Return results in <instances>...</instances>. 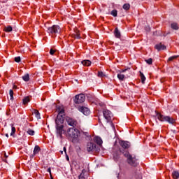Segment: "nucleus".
Here are the masks:
<instances>
[{
    "instance_id": "f257e3e1",
    "label": "nucleus",
    "mask_w": 179,
    "mask_h": 179,
    "mask_svg": "<svg viewBox=\"0 0 179 179\" xmlns=\"http://www.w3.org/2000/svg\"><path fill=\"white\" fill-rule=\"evenodd\" d=\"M57 111L58 115L55 120V129L56 135L60 139H62V135H66V130H65V127L64 126V121H65V110L61 106H57Z\"/></svg>"
},
{
    "instance_id": "f03ea898",
    "label": "nucleus",
    "mask_w": 179,
    "mask_h": 179,
    "mask_svg": "<svg viewBox=\"0 0 179 179\" xmlns=\"http://www.w3.org/2000/svg\"><path fill=\"white\" fill-rule=\"evenodd\" d=\"M122 153L124 157H126L129 166H131V167H138L139 162H138V159H136L135 155H131L129 151H124Z\"/></svg>"
},
{
    "instance_id": "7ed1b4c3",
    "label": "nucleus",
    "mask_w": 179,
    "mask_h": 179,
    "mask_svg": "<svg viewBox=\"0 0 179 179\" xmlns=\"http://www.w3.org/2000/svg\"><path fill=\"white\" fill-rule=\"evenodd\" d=\"M66 136L68 138H71L73 141H75L76 139H78L79 136H80V131L75 127L69 128L66 131Z\"/></svg>"
},
{
    "instance_id": "20e7f679",
    "label": "nucleus",
    "mask_w": 179,
    "mask_h": 179,
    "mask_svg": "<svg viewBox=\"0 0 179 179\" xmlns=\"http://www.w3.org/2000/svg\"><path fill=\"white\" fill-rule=\"evenodd\" d=\"M156 115L161 122H168V124H176V119L170 116H166L159 112H156Z\"/></svg>"
},
{
    "instance_id": "39448f33",
    "label": "nucleus",
    "mask_w": 179,
    "mask_h": 179,
    "mask_svg": "<svg viewBox=\"0 0 179 179\" xmlns=\"http://www.w3.org/2000/svg\"><path fill=\"white\" fill-rule=\"evenodd\" d=\"M48 33L49 36L55 38V37H57V34H59V33H61V27L58 25H53L48 29Z\"/></svg>"
},
{
    "instance_id": "423d86ee",
    "label": "nucleus",
    "mask_w": 179,
    "mask_h": 179,
    "mask_svg": "<svg viewBox=\"0 0 179 179\" xmlns=\"http://www.w3.org/2000/svg\"><path fill=\"white\" fill-rule=\"evenodd\" d=\"M87 152H99L100 148L99 146L96 145V144L93 142H88L87 144Z\"/></svg>"
},
{
    "instance_id": "0eeeda50",
    "label": "nucleus",
    "mask_w": 179,
    "mask_h": 179,
    "mask_svg": "<svg viewBox=\"0 0 179 179\" xmlns=\"http://www.w3.org/2000/svg\"><path fill=\"white\" fill-rule=\"evenodd\" d=\"M85 100H86V96L85 94H80L76 96L74 99V103H76V104H80L83 103Z\"/></svg>"
},
{
    "instance_id": "6e6552de",
    "label": "nucleus",
    "mask_w": 179,
    "mask_h": 179,
    "mask_svg": "<svg viewBox=\"0 0 179 179\" xmlns=\"http://www.w3.org/2000/svg\"><path fill=\"white\" fill-rule=\"evenodd\" d=\"M66 121L68 124V125H70V127H73V128H75V127H78V121L76 120L67 117H66Z\"/></svg>"
},
{
    "instance_id": "1a4fd4ad",
    "label": "nucleus",
    "mask_w": 179,
    "mask_h": 179,
    "mask_svg": "<svg viewBox=\"0 0 179 179\" xmlns=\"http://www.w3.org/2000/svg\"><path fill=\"white\" fill-rule=\"evenodd\" d=\"M103 117L106 120L107 122H111V111L105 110L103 111Z\"/></svg>"
},
{
    "instance_id": "9d476101",
    "label": "nucleus",
    "mask_w": 179,
    "mask_h": 179,
    "mask_svg": "<svg viewBox=\"0 0 179 179\" xmlns=\"http://www.w3.org/2000/svg\"><path fill=\"white\" fill-rule=\"evenodd\" d=\"M78 110H79V111L83 113V114H84V115H89V114H90V110L87 107L81 106L78 108Z\"/></svg>"
},
{
    "instance_id": "9b49d317",
    "label": "nucleus",
    "mask_w": 179,
    "mask_h": 179,
    "mask_svg": "<svg viewBox=\"0 0 179 179\" xmlns=\"http://www.w3.org/2000/svg\"><path fill=\"white\" fill-rule=\"evenodd\" d=\"M120 145L123 148V149H129L131 146V143L125 141H120Z\"/></svg>"
},
{
    "instance_id": "f8f14e48",
    "label": "nucleus",
    "mask_w": 179,
    "mask_h": 179,
    "mask_svg": "<svg viewBox=\"0 0 179 179\" xmlns=\"http://www.w3.org/2000/svg\"><path fill=\"white\" fill-rule=\"evenodd\" d=\"M93 141L94 142H95V143H97V145H99V146L101 145L103 143V140H101V138L99 136L94 137Z\"/></svg>"
},
{
    "instance_id": "ddd939ff",
    "label": "nucleus",
    "mask_w": 179,
    "mask_h": 179,
    "mask_svg": "<svg viewBox=\"0 0 179 179\" xmlns=\"http://www.w3.org/2000/svg\"><path fill=\"white\" fill-rule=\"evenodd\" d=\"M41 150V148H40V146L38 145H35L34 149V153H33V157H34V156L36 155H38V152Z\"/></svg>"
},
{
    "instance_id": "4468645a",
    "label": "nucleus",
    "mask_w": 179,
    "mask_h": 179,
    "mask_svg": "<svg viewBox=\"0 0 179 179\" xmlns=\"http://www.w3.org/2000/svg\"><path fill=\"white\" fill-rule=\"evenodd\" d=\"M155 48L158 51H160L162 50H166V46L164 45H162V43L157 44L155 46Z\"/></svg>"
},
{
    "instance_id": "2eb2a0df",
    "label": "nucleus",
    "mask_w": 179,
    "mask_h": 179,
    "mask_svg": "<svg viewBox=\"0 0 179 179\" xmlns=\"http://www.w3.org/2000/svg\"><path fill=\"white\" fill-rule=\"evenodd\" d=\"M71 37H73V38H80V34L79 33V30L76 29L75 34H73L71 35Z\"/></svg>"
},
{
    "instance_id": "dca6fc26",
    "label": "nucleus",
    "mask_w": 179,
    "mask_h": 179,
    "mask_svg": "<svg viewBox=\"0 0 179 179\" xmlns=\"http://www.w3.org/2000/svg\"><path fill=\"white\" fill-rule=\"evenodd\" d=\"M121 156V150L120 151H117V152H115V154H113V159L115 162H117L118 159H120Z\"/></svg>"
},
{
    "instance_id": "f3484780",
    "label": "nucleus",
    "mask_w": 179,
    "mask_h": 179,
    "mask_svg": "<svg viewBox=\"0 0 179 179\" xmlns=\"http://www.w3.org/2000/svg\"><path fill=\"white\" fill-rule=\"evenodd\" d=\"M81 64L84 66H90V65H92V62L90 60H83L81 62Z\"/></svg>"
},
{
    "instance_id": "a211bd4d",
    "label": "nucleus",
    "mask_w": 179,
    "mask_h": 179,
    "mask_svg": "<svg viewBox=\"0 0 179 179\" xmlns=\"http://www.w3.org/2000/svg\"><path fill=\"white\" fill-rule=\"evenodd\" d=\"M115 36L117 38H120V37H121V33L120 32V31H118V28H115Z\"/></svg>"
},
{
    "instance_id": "6ab92c4d",
    "label": "nucleus",
    "mask_w": 179,
    "mask_h": 179,
    "mask_svg": "<svg viewBox=\"0 0 179 179\" xmlns=\"http://www.w3.org/2000/svg\"><path fill=\"white\" fill-rule=\"evenodd\" d=\"M172 177L173 179H178L179 178V173L177 171H174L172 173Z\"/></svg>"
},
{
    "instance_id": "aec40b11",
    "label": "nucleus",
    "mask_w": 179,
    "mask_h": 179,
    "mask_svg": "<svg viewBox=\"0 0 179 179\" xmlns=\"http://www.w3.org/2000/svg\"><path fill=\"white\" fill-rule=\"evenodd\" d=\"M140 78L141 79L142 83H145V80H146V77H145V75H143V73L140 71Z\"/></svg>"
},
{
    "instance_id": "412c9836",
    "label": "nucleus",
    "mask_w": 179,
    "mask_h": 179,
    "mask_svg": "<svg viewBox=\"0 0 179 179\" xmlns=\"http://www.w3.org/2000/svg\"><path fill=\"white\" fill-rule=\"evenodd\" d=\"M13 29L11 26H8V27H4V31H6V33H9L10 31H12Z\"/></svg>"
},
{
    "instance_id": "4be33fe9",
    "label": "nucleus",
    "mask_w": 179,
    "mask_h": 179,
    "mask_svg": "<svg viewBox=\"0 0 179 179\" xmlns=\"http://www.w3.org/2000/svg\"><path fill=\"white\" fill-rule=\"evenodd\" d=\"M22 79L24 80V82H29V80H30V77L29 74H25L24 76H22Z\"/></svg>"
},
{
    "instance_id": "5701e85b",
    "label": "nucleus",
    "mask_w": 179,
    "mask_h": 179,
    "mask_svg": "<svg viewBox=\"0 0 179 179\" xmlns=\"http://www.w3.org/2000/svg\"><path fill=\"white\" fill-rule=\"evenodd\" d=\"M117 78L119 80H124L125 79V76L124 74L119 73L117 74Z\"/></svg>"
},
{
    "instance_id": "b1692460",
    "label": "nucleus",
    "mask_w": 179,
    "mask_h": 179,
    "mask_svg": "<svg viewBox=\"0 0 179 179\" xmlns=\"http://www.w3.org/2000/svg\"><path fill=\"white\" fill-rule=\"evenodd\" d=\"M130 8L131 5H129V3H125L123 5V9H124V10H129Z\"/></svg>"
},
{
    "instance_id": "393cba45",
    "label": "nucleus",
    "mask_w": 179,
    "mask_h": 179,
    "mask_svg": "<svg viewBox=\"0 0 179 179\" xmlns=\"http://www.w3.org/2000/svg\"><path fill=\"white\" fill-rule=\"evenodd\" d=\"M171 26L173 30H178V24L177 23H172Z\"/></svg>"
},
{
    "instance_id": "a878e982",
    "label": "nucleus",
    "mask_w": 179,
    "mask_h": 179,
    "mask_svg": "<svg viewBox=\"0 0 179 179\" xmlns=\"http://www.w3.org/2000/svg\"><path fill=\"white\" fill-rule=\"evenodd\" d=\"M30 101V98L27 96L22 99L23 104H27Z\"/></svg>"
},
{
    "instance_id": "bb28decb",
    "label": "nucleus",
    "mask_w": 179,
    "mask_h": 179,
    "mask_svg": "<svg viewBox=\"0 0 179 179\" xmlns=\"http://www.w3.org/2000/svg\"><path fill=\"white\" fill-rule=\"evenodd\" d=\"M145 62L148 65H152V64H153V59L152 58H150V59H145Z\"/></svg>"
},
{
    "instance_id": "cd10ccee",
    "label": "nucleus",
    "mask_w": 179,
    "mask_h": 179,
    "mask_svg": "<svg viewBox=\"0 0 179 179\" xmlns=\"http://www.w3.org/2000/svg\"><path fill=\"white\" fill-rule=\"evenodd\" d=\"M111 15H112V16H114V17H117V10H113L111 11Z\"/></svg>"
},
{
    "instance_id": "c85d7f7f",
    "label": "nucleus",
    "mask_w": 179,
    "mask_h": 179,
    "mask_svg": "<svg viewBox=\"0 0 179 179\" xmlns=\"http://www.w3.org/2000/svg\"><path fill=\"white\" fill-rule=\"evenodd\" d=\"M12 131L10 133V136H13L15 135V133L16 132V128L15 127L12 126Z\"/></svg>"
},
{
    "instance_id": "c756f323",
    "label": "nucleus",
    "mask_w": 179,
    "mask_h": 179,
    "mask_svg": "<svg viewBox=\"0 0 179 179\" xmlns=\"http://www.w3.org/2000/svg\"><path fill=\"white\" fill-rule=\"evenodd\" d=\"M34 114H35L36 118H41V117H40V112H38V110H34Z\"/></svg>"
},
{
    "instance_id": "7c9ffc66",
    "label": "nucleus",
    "mask_w": 179,
    "mask_h": 179,
    "mask_svg": "<svg viewBox=\"0 0 179 179\" xmlns=\"http://www.w3.org/2000/svg\"><path fill=\"white\" fill-rule=\"evenodd\" d=\"M9 94H10V100H13V90H10Z\"/></svg>"
},
{
    "instance_id": "2f4dec72",
    "label": "nucleus",
    "mask_w": 179,
    "mask_h": 179,
    "mask_svg": "<svg viewBox=\"0 0 179 179\" xmlns=\"http://www.w3.org/2000/svg\"><path fill=\"white\" fill-rule=\"evenodd\" d=\"M27 134L29 135H31V136H33V135H34V130H32V129H29L27 131Z\"/></svg>"
},
{
    "instance_id": "473e14b6",
    "label": "nucleus",
    "mask_w": 179,
    "mask_h": 179,
    "mask_svg": "<svg viewBox=\"0 0 179 179\" xmlns=\"http://www.w3.org/2000/svg\"><path fill=\"white\" fill-rule=\"evenodd\" d=\"M178 56H172L168 59V61H173V59H177Z\"/></svg>"
},
{
    "instance_id": "72a5a7b5",
    "label": "nucleus",
    "mask_w": 179,
    "mask_h": 179,
    "mask_svg": "<svg viewBox=\"0 0 179 179\" xmlns=\"http://www.w3.org/2000/svg\"><path fill=\"white\" fill-rule=\"evenodd\" d=\"M98 76H99V78H103L104 76V73H103V71H99Z\"/></svg>"
},
{
    "instance_id": "f704fd0d",
    "label": "nucleus",
    "mask_w": 179,
    "mask_h": 179,
    "mask_svg": "<svg viewBox=\"0 0 179 179\" xmlns=\"http://www.w3.org/2000/svg\"><path fill=\"white\" fill-rule=\"evenodd\" d=\"M79 179H86L85 177V173H80V175L78 176Z\"/></svg>"
},
{
    "instance_id": "c9c22d12",
    "label": "nucleus",
    "mask_w": 179,
    "mask_h": 179,
    "mask_svg": "<svg viewBox=\"0 0 179 179\" xmlns=\"http://www.w3.org/2000/svg\"><path fill=\"white\" fill-rule=\"evenodd\" d=\"M20 61H21L20 57H15V62H20Z\"/></svg>"
},
{
    "instance_id": "e433bc0d",
    "label": "nucleus",
    "mask_w": 179,
    "mask_h": 179,
    "mask_svg": "<svg viewBox=\"0 0 179 179\" xmlns=\"http://www.w3.org/2000/svg\"><path fill=\"white\" fill-rule=\"evenodd\" d=\"M47 171H48V173H50V176L52 179V174H51V168H48Z\"/></svg>"
},
{
    "instance_id": "4c0bfd02",
    "label": "nucleus",
    "mask_w": 179,
    "mask_h": 179,
    "mask_svg": "<svg viewBox=\"0 0 179 179\" xmlns=\"http://www.w3.org/2000/svg\"><path fill=\"white\" fill-rule=\"evenodd\" d=\"M50 55H54V54H55V50L53 49H50Z\"/></svg>"
},
{
    "instance_id": "58836bf2",
    "label": "nucleus",
    "mask_w": 179,
    "mask_h": 179,
    "mask_svg": "<svg viewBox=\"0 0 179 179\" xmlns=\"http://www.w3.org/2000/svg\"><path fill=\"white\" fill-rule=\"evenodd\" d=\"M121 72L124 73V72H127V69H123L121 71Z\"/></svg>"
},
{
    "instance_id": "ea45409f",
    "label": "nucleus",
    "mask_w": 179,
    "mask_h": 179,
    "mask_svg": "<svg viewBox=\"0 0 179 179\" xmlns=\"http://www.w3.org/2000/svg\"><path fill=\"white\" fill-rule=\"evenodd\" d=\"M64 152H65V153H66V148L64 147Z\"/></svg>"
},
{
    "instance_id": "a19ab883",
    "label": "nucleus",
    "mask_w": 179,
    "mask_h": 179,
    "mask_svg": "<svg viewBox=\"0 0 179 179\" xmlns=\"http://www.w3.org/2000/svg\"><path fill=\"white\" fill-rule=\"evenodd\" d=\"M13 89H17V87L16 85H14Z\"/></svg>"
},
{
    "instance_id": "79ce46f5",
    "label": "nucleus",
    "mask_w": 179,
    "mask_h": 179,
    "mask_svg": "<svg viewBox=\"0 0 179 179\" xmlns=\"http://www.w3.org/2000/svg\"><path fill=\"white\" fill-rule=\"evenodd\" d=\"M6 138H9V134H6Z\"/></svg>"
},
{
    "instance_id": "37998d69",
    "label": "nucleus",
    "mask_w": 179,
    "mask_h": 179,
    "mask_svg": "<svg viewBox=\"0 0 179 179\" xmlns=\"http://www.w3.org/2000/svg\"><path fill=\"white\" fill-rule=\"evenodd\" d=\"M4 156H5V158H6V159L8 158V156L6 155V153H5Z\"/></svg>"
},
{
    "instance_id": "c03bdc74",
    "label": "nucleus",
    "mask_w": 179,
    "mask_h": 179,
    "mask_svg": "<svg viewBox=\"0 0 179 179\" xmlns=\"http://www.w3.org/2000/svg\"><path fill=\"white\" fill-rule=\"evenodd\" d=\"M66 159H67V160H69V157L67 156V157H66Z\"/></svg>"
},
{
    "instance_id": "a18cd8bd",
    "label": "nucleus",
    "mask_w": 179,
    "mask_h": 179,
    "mask_svg": "<svg viewBox=\"0 0 179 179\" xmlns=\"http://www.w3.org/2000/svg\"><path fill=\"white\" fill-rule=\"evenodd\" d=\"M61 153H62H62H64V151H61Z\"/></svg>"
}]
</instances>
